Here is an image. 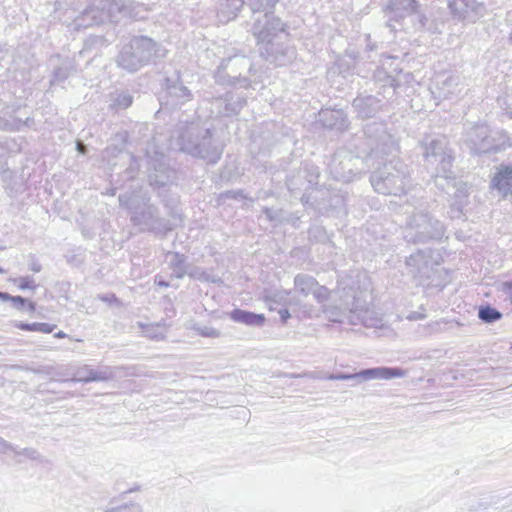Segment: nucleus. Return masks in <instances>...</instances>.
Segmentation results:
<instances>
[{"mask_svg":"<svg viewBox=\"0 0 512 512\" xmlns=\"http://www.w3.org/2000/svg\"><path fill=\"white\" fill-rule=\"evenodd\" d=\"M364 133L375 141V146L371 148L370 152L372 156L386 155L392 157L381 168L372 173L370 182L374 190L384 195L399 196L403 194L409 184V173L404 163L396 158L399 150L398 144L386 132L382 123L373 126L368 125Z\"/></svg>","mask_w":512,"mask_h":512,"instance_id":"obj_1","label":"nucleus"},{"mask_svg":"<svg viewBox=\"0 0 512 512\" xmlns=\"http://www.w3.org/2000/svg\"><path fill=\"white\" fill-rule=\"evenodd\" d=\"M278 0H244L252 13L251 33L260 45L259 51L267 61L283 66L295 57L294 48L274 43L278 33L284 31V24L274 15Z\"/></svg>","mask_w":512,"mask_h":512,"instance_id":"obj_2","label":"nucleus"},{"mask_svg":"<svg viewBox=\"0 0 512 512\" xmlns=\"http://www.w3.org/2000/svg\"><path fill=\"white\" fill-rule=\"evenodd\" d=\"M368 287L363 291H355L353 287L346 290V286L338 289L343 309L336 306H323L326 318L333 323L363 325L367 328H379L382 326V317L370 309L366 303Z\"/></svg>","mask_w":512,"mask_h":512,"instance_id":"obj_3","label":"nucleus"},{"mask_svg":"<svg viewBox=\"0 0 512 512\" xmlns=\"http://www.w3.org/2000/svg\"><path fill=\"white\" fill-rule=\"evenodd\" d=\"M148 9L134 0H92L88 7L74 20L76 29L88 28L106 21H118L121 17L135 20L146 18Z\"/></svg>","mask_w":512,"mask_h":512,"instance_id":"obj_4","label":"nucleus"},{"mask_svg":"<svg viewBox=\"0 0 512 512\" xmlns=\"http://www.w3.org/2000/svg\"><path fill=\"white\" fill-rule=\"evenodd\" d=\"M177 142L183 152L210 164L217 163L222 154V148L215 143L210 129L196 122L179 125Z\"/></svg>","mask_w":512,"mask_h":512,"instance_id":"obj_5","label":"nucleus"},{"mask_svg":"<svg viewBox=\"0 0 512 512\" xmlns=\"http://www.w3.org/2000/svg\"><path fill=\"white\" fill-rule=\"evenodd\" d=\"M149 198L139 193H125L119 196L120 206L129 210L134 225L145 230L165 235L173 229L169 220L159 217L155 206L149 205Z\"/></svg>","mask_w":512,"mask_h":512,"instance_id":"obj_6","label":"nucleus"},{"mask_svg":"<svg viewBox=\"0 0 512 512\" xmlns=\"http://www.w3.org/2000/svg\"><path fill=\"white\" fill-rule=\"evenodd\" d=\"M166 50L146 36L133 37L125 44L117 58V64L128 72H136L149 62L164 58Z\"/></svg>","mask_w":512,"mask_h":512,"instance_id":"obj_7","label":"nucleus"},{"mask_svg":"<svg viewBox=\"0 0 512 512\" xmlns=\"http://www.w3.org/2000/svg\"><path fill=\"white\" fill-rule=\"evenodd\" d=\"M428 167L435 170L436 177L452 178L453 153L445 136L427 137L421 143Z\"/></svg>","mask_w":512,"mask_h":512,"instance_id":"obj_8","label":"nucleus"},{"mask_svg":"<svg viewBox=\"0 0 512 512\" xmlns=\"http://www.w3.org/2000/svg\"><path fill=\"white\" fill-rule=\"evenodd\" d=\"M445 226L438 219L427 212L413 213L407 220L403 230V237L409 243H427L439 240L444 236Z\"/></svg>","mask_w":512,"mask_h":512,"instance_id":"obj_9","label":"nucleus"},{"mask_svg":"<svg viewBox=\"0 0 512 512\" xmlns=\"http://www.w3.org/2000/svg\"><path fill=\"white\" fill-rule=\"evenodd\" d=\"M438 254L430 248L418 250L406 259V266L409 273L418 279L419 284L429 285L434 281L439 261Z\"/></svg>","mask_w":512,"mask_h":512,"instance_id":"obj_10","label":"nucleus"},{"mask_svg":"<svg viewBox=\"0 0 512 512\" xmlns=\"http://www.w3.org/2000/svg\"><path fill=\"white\" fill-rule=\"evenodd\" d=\"M498 133L493 132L485 124H475L469 127L464 134V143L474 154L499 151L504 148V141L496 138Z\"/></svg>","mask_w":512,"mask_h":512,"instance_id":"obj_11","label":"nucleus"},{"mask_svg":"<svg viewBox=\"0 0 512 512\" xmlns=\"http://www.w3.org/2000/svg\"><path fill=\"white\" fill-rule=\"evenodd\" d=\"M405 376V371L399 367H373L363 369L356 373H338L330 374L329 380H351L352 386H356L365 381L371 380H390L393 378H401Z\"/></svg>","mask_w":512,"mask_h":512,"instance_id":"obj_12","label":"nucleus"},{"mask_svg":"<svg viewBox=\"0 0 512 512\" xmlns=\"http://www.w3.org/2000/svg\"><path fill=\"white\" fill-rule=\"evenodd\" d=\"M233 62L235 66H240V67H245V68H248L250 69L251 68V65L248 61V59L244 56H233V57H229L227 59H223L220 63V65L218 66L217 68V71H216V74H215V78H216V81L219 82V83H222V84H228V85H232V86H240V87H248L249 85V80L247 78H242L237 75H230V74H227L225 75V70L227 69L228 67V64Z\"/></svg>","mask_w":512,"mask_h":512,"instance_id":"obj_13","label":"nucleus"},{"mask_svg":"<svg viewBox=\"0 0 512 512\" xmlns=\"http://www.w3.org/2000/svg\"><path fill=\"white\" fill-rule=\"evenodd\" d=\"M449 8L459 19L470 22H475L485 13V6L478 0H453Z\"/></svg>","mask_w":512,"mask_h":512,"instance_id":"obj_14","label":"nucleus"},{"mask_svg":"<svg viewBox=\"0 0 512 512\" xmlns=\"http://www.w3.org/2000/svg\"><path fill=\"white\" fill-rule=\"evenodd\" d=\"M0 455L12 457L16 463H22L25 459L44 462L42 455L34 448H19L0 437Z\"/></svg>","mask_w":512,"mask_h":512,"instance_id":"obj_15","label":"nucleus"},{"mask_svg":"<svg viewBox=\"0 0 512 512\" xmlns=\"http://www.w3.org/2000/svg\"><path fill=\"white\" fill-rule=\"evenodd\" d=\"M434 85L436 87L438 97L443 99H448L454 95H458L463 89L460 77L453 74L437 75L434 79Z\"/></svg>","mask_w":512,"mask_h":512,"instance_id":"obj_16","label":"nucleus"},{"mask_svg":"<svg viewBox=\"0 0 512 512\" xmlns=\"http://www.w3.org/2000/svg\"><path fill=\"white\" fill-rule=\"evenodd\" d=\"M115 377L114 369L111 367H103L101 369L95 370L89 365H84L79 367L75 372L74 378L72 381L75 382H99V381H108Z\"/></svg>","mask_w":512,"mask_h":512,"instance_id":"obj_17","label":"nucleus"},{"mask_svg":"<svg viewBox=\"0 0 512 512\" xmlns=\"http://www.w3.org/2000/svg\"><path fill=\"white\" fill-rule=\"evenodd\" d=\"M353 108L358 117L372 118L382 109V101L375 96H358L353 100Z\"/></svg>","mask_w":512,"mask_h":512,"instance_id":"obj_18","label":"nucleus"},{"mask_svg":"<svg viewBox=\"0 0 512 512\" xmlns=\"http://www.w3.org/2000/svg\"><path fill=\"white\" fill-rule=\"evenodd\" d=\"M373 80L379 89H383V98L391 97L400 88V76L387 73L384 67L375 70Z\"/></svg>","mask_w":512,"mask_h":512,"instance_id":"obj_19","label":"nucleus"},{"mask_svg":"<svg viewBox=\"0 0 512 512\" xmlns=\"http://www.w3.org/2000/svg\"><path fill=\"white\" fill-rule=\"evenodd\" d=\"M416 0H390L387 6V15L389 21H399L416 11Z\"/></svg>","mask_w":512,"mask_h":512,"instance_id":"obj_20","label":"nucleus"},{"mask_svg":"<svg viewBox=\"0 0 512 512\" xmlns=\"http://www.w3.org/2000/svg\"><path fill=\"white\" fill-rule=\"evenodd\" d=\"M166 91L171 105H181L192 99L191 91L181 82L166 79Z\"/></svg>","mask_w":512,"mask_h":512,"instance_id":"obj_21","label":"nucleus"},{"mask_svg":"<svg viewBox=\"0 0 512 512\" xmlns=\"http://www.w3.org/2000/svg\"><path fill=\"white\" fill-rule=\"evenodd\" d=\"M319 121L329 129L344 130L348 126V119L343 110L325 109L319 112Z\"/></svg>","mask_w":512,"mask_h":512,"instance_id":"obj_22","label":"nucleus"},{"mask_svg":"<svg viewBox=\"0 0 512 512\" xmlns=\"http://www.w3.org/2000/svg\"><path fill=\"white\" fill-rule=\"evenodd\" d=\"M244 0H219L217 7V18L220 23H227L234 20L241 8Z\"/></svg>","mask_w":512,"mask_h":512,"instance_id":"obj_23","label":"nucleus"},{"mask_svg":"<svg viewBox=\"0 0 512 512\" xmlns=\"http://www.w3.org/2000/svg\"><path fill=\"white\" fill-rule=\"evenodd\" d=\"M491 186L504 196L512 194V165L501 166L494 175Z\"/></svg>","mask_w":512,"mask_h":512,"instance_id":"obj_24","label":"nucleus"},{"mask_svg":"<svg viewBox=\"0 0 512 512\" xmlns=\"http://www.w3.org/2000/svg\"><path fill=\"white\" fill-rule=\"evenodd\" d=\"M169 266L172 269V274L176 278H183L186 274L191 277H196L194 272H188L186 257L179 252H169L167 254Z\"/></svg>","mask_w":512,"mask_h":512,"instance_id":"obj_25","label":"nucleus"},{"mask_svg":"<svg viewBox=\"0 0 512 512\" xmlns=\"http://www.w3.org/2000/svg\"><path fill=\"white\" fill-rule=\"evenodd\" d=\"M230 317L235 322L257 327L262 326L265 321V317L263 314H256L241 309H234L231 312Z\"/></svg>","mask_w":512,"mask_h":512,"instance_id":"obj_26","label":"nucleus"},{"mask_svg":"<svg viewBox=\"0 0 512 512\" xmlns=\"http://www.w3.org/2000/svg\"><path fill=\"white\" fill-rule=\"evenodd\" d=\"M267 302L271 310L277 309L276 306L291 307L298 304V300L292 295L291 291H275L267 297Z\"/></svg>","mask_w":512,"mask_h":512,"instance_id":"obj_27","label":"nucleus"},{"mask_svg":"<svg viewBox=\"0 0 512 512\" xmlns=\"http://www.w3.org/2000/svg\"><path fill=\"white\" fill-rule=\"evenodd\" d=\"M316 279L310 275L298 274L294 278V287L297 292L303 296L312 294L313 288L316 286Z\"/></svg>","mask_w":512,"mask_h":512,"instance_id":"obj_28","label":"nucleus"},{"mask_svg":"<svg viewBox=\"0 0 512 512\" xmlns=\"http://www.w3.org/2000/svg\"><path fill=\"white\" fill-rule=\"evenodd\" d=\"M246 100L244 97H236L233 95H227L225 98V116L237 115L241 109L245 106Z\"/></svg>","mask_w":512,"mask_h":512,"instance_id":"obj_29","label":"nucleus"},{"mask_svg":"<svg viewBox=\"0 0 512 512\" xmlns=\"http://www.w3.org/2000/svg\"><path fill=\"white\" fill-rule=\"evenodd\" d=\"M16 328H19L21 330L25 331H34V332H41L44 334H49L54 331L56 328V325L45 323V322H35V323H24V322H17L15 324Z\"/></svg>","mask_w":512,"mask_h":512,"instance_id":"obj_30","label":"nucleus"},{"mask_svg":"<svg viewBox=\"0 0 512 512\" xmlns=\"http://www.w3.org/2000/svg\"><path fill=\"white\" fill-rule=\"evenodd\" d=\"M478 317L484 323H494L502 318V313L490 305L480 306Z\"/></svg>","mask_w":512,"mask_h":512,"instance_id":"obj_31","label":"nucleus"},{"mask_svg":"<svg viewBox=\"0 0 512 512\" xmlns=\"http://www.w3.org/2000/svg\"><path fill=\"white\" fill-rule=\"evenodd\" d=\"M143 334L151 339L160 340L165 337V325L157 324H140Z\"/></svg>","mask_w":512,"mask_h":512,"instance_id":"obj_32","label":"nucleus"},{"mask_svg":"<svg viewBox=\"0 0 512 512\" xmlns=\"http://www.w3.org/2000/svg\"><path fill=\"white\" fill-rule=\"evenodd\" d=\"M133 102V97L128 92L117 93L112 97L110 106L115 109H126Z\"/></svg>","mask_w":512,"mask_h":512,"instance_id":"obj_33","label":"nucleus"},{"mask_svg":"<svg viewBox=\"0 0 512 512\" xmlns=\"http://www.w3.org/2000/svg\"><path fill=\"white\" fill-rule=\"evenodd\" d=\"M11 301L12 306L18 310H22L26 305L28 306V310L33 312L36 309V305L33 302H28L27 299L22 296H12L9 299Z\"/></svg>","mask_w":512,"mask_h":512,"instance_id":"obj_34","label":"nucleus"},{"mask_svg":"<svg viewBox=\"0 0 512 512\" xmlns=\"http://www.w3.org/2000/svg\"><path fill=\"white\" fill-rule=\"evenodd\" d=\"M330 291L327 287L319 285L316 283L315 288H313L312 295L316 299V301L320 304L324 303L329 298Z\"/></svg>","mask_w":512,"mask_h":512,"instance_id":"obj_35","label":"nucleus"},{"mask_svg":"<svg viewBox=\"0 0 512 512\" xmlns=\"http://www.w3.org/2000/svg\"><path fill=\"white\" fill-rule=\"evenodd\" d=\"M151 183L157 187H164L168 183L173 181L174 178V172L173 171H167V174L165 176H158L157 174L155 177H150Z\"/></svg>","mask_w":512,"mask_h":512,"instance_id":"obj_36","label":"nucleus"},{"mask_svg":"<svg viewBox=\"0 0 512 512\" xmlns=\"http://www.w3.org/2000/svg\"><path fill=\"white\" fill-rule=\"evenodd\" d=\"M194 330L202 337L218 338L220 336V332L213 327H195Z\"/></svg>","mask_w":512,"mask_h":512,"instance_id":"obj_37","label":"nucleus"},{"mask_svg":"<svg viewBox=\"0 0 512 512\" xmlns=\"http://www.w3.org/2000/svg\"><path fill=\"white\" fill-rule=\"evenodd\" d=\"M498 104L500 108L503 110L505 115H507L510 119H512V97L507 96L498 99Z\"/></svg>","mask_w":512,"mask_h":512,"instance_id":"obj_38","label":"nucleus"},{"mask_svg":"<svg viewBox=\"0 0 512 512\" xmlns=\"http://www.w3.org/2000/svg\"><path fill=\"white\" fill-rule=\"evenodd\" d=\"M105 512H142L141 507L137 504L123 505L107 509Z\"/></svg>","mask_w":512,"mask_h":512,"instance_id":"obj_39","label":"nucleus"},{"mask_svg":"<svg viewBox=\"0 0 512 512\" xmlns=\"http://www.w3.org/2000/svg\"><path fill=\"white\" fill-rule=\"evenodd\" d=\"M18 283V287L24 289H35L34 279L31 276L20 277L15 280Z\"/></svg>","mask_w":512,"mask_h":512,"instance_id":"obj_40","label":"nucleus"},{"mask_svg":"<svg viewBox=\"0 0 512 512\" xmlns=\"http://www.w3.org/2000/svg\"><path fill=\"white\" fill-rule=\"evenodd\" d=\"M69 76V71L66 68H57L54 71L52 82H61L67 79Z\"/></svg>","mask_w":512,"mask_h":512,"instance_id":"obj_41","label":"nucleus"},{"mask_svg":"<svg viewBox=\"0 0 512 512\" xmlns=\"http://www.w3.org/2000/svg\"><path fill=\"white\" fill-rule=\"evenodd\" d=\"M224 198H232V199H245L243 190H230L222 193L221 195Z\"/></svg>","mask_w":512,"mask_h":512,"instance_id":"obj_42","label":"nucleus"},{"mask_svg":"<svg viewBox=\"0 0 512 512\" xmlns=\"http://www.w3.org/2000/svg\"><path fill=\"white\" fill-rule=\"evenodd\" d=\"M463 213V206L459 203L452 204L449 211L451 218H459Z\"/></svg>","mask_w":512,"mask_h":512,"instance_id":"obj_43","label":"nucleus"},{"mask_svg":"<svg viewBox=\"0 0 512 512\" xmlns=\"http://www.w3.org/2000/svg\"><path fill=\"white\" fill-rule=\"evenodd\" d=\"M98 299H100L101 301L108 303V304H113V303L118 304L119 303L118 298L113 293L100 294V295H98Z\"/></svg>","mask_w":512,"mask_h":512,"instance_id":"obj_44","label":"nucleus"},{"mask_svg":"<svg viewBox=\"0 0 512 512\" xmlns=\"http://www.w3.org/2000/svg\"><path fill=\"white\" fill-rule=\"evenodd\" d=\"M396 76H400V85L402 84V82H405L408 84L414 80L413 75L409 72L402 74L401 71H399Z\"/></svg>","mask_w":512,"mask_h":512,"instance_id":"obj_45","label":"nucleus"},{"mask_svg":"<svg viewBox=\"0 0 512 512\" xmlns=\"http://www.w3.org/2000/svg\"><path fill=\"white\" fill-rule=\"evenodd\" d=\"M504 292L506 293L510 303L512 304V280L504 283Z\"/></svg>","mask_w":512,"mask_h":512,"instance_id":"obj_46","label":"nucleus"},{"mask_svg":"<svg viewBox=\"0 0 512 512\" xmlns=\"http://www.w3.org/2000/svg\"><path fill=\"white\" fill-rule=\"evenodd\" d=\"M279 315H280L281 321L283 323H286L287 320L290 318V313L288 311V307H283V308L279 309Z\"/></svg>","mask_w":512,"mask_h":512,"instance_id":"obj_47","label":"nucleus"},{"mask_svg":"<svg viewBox=\"0 0 512 512\" xmlns=\"http://www.w3.org/2000/svg\"><path fill=\"white\" fill-rule=\"evenodd\" d=\"M41 269L42 265L36 259H33L30 263V270L35 273H38L41 271Z\"/></svg>","mask_w":512,"mask_h":512,"instance_id":"obj_48","label":"nucleus"},{"mask_svg":"<svg viewBox=\"0 0 512 512\" xmlns=\"http://www.w3.org/2000/svg\"><path fill=\"white\" fill-rule=\"evenodd\" d=\"M409 320H419L424 318V315L418 312H412L407 317Z\"/></svg>","mask_w":512,"mask_h":512,"instance_id":"obj_49","label":"nucleus"},{"mask_svg":"<svg viewBox=\"0 0 512 512\" xmlns=\"http://www.w3.org/2000/svg\"><path fill=\"white\" fill-rule=\"evenodd\" d=\"M10 298H11V295L9 293L0 291V300L9 301Z\"/></svg>","mask_w":512,"mask_h":512,"instance_id":"obj_50","label":"nucleus"},{"mask_svg":"<svg viewBox=\"0 0 512 512\" xmlns=\"http://www.w3.org/2000/svg\"><path fill=\"white\" fill-rule=\"evenodd\" d=\"M77 150L84 154L86 152V146L82 142H77Z\"/></svg>","mask_w":512,"mask_h":512,"instance_id":"obj_51","label":"nucleus"},{"mask_svg":"<svg viewBox=\"0 0 512 512\" xmlns=\"http://www.w3.org/2000/svg\"><path fill=\"white\" fill-rule=\"evenodd\" d=\"M155 282L160 287H168L169 286V283L166 282L165 280H162V279H157L156 278Z\"/></svg>","mask_w":512,"mask_h":512,"instance_id":"obj_52","label":"nucleus"},{"mask_svg":"<svg viewBox=\"0 0 512 512\" xmlns=\"http://www.w3.org/2000/svg\"><path fill=\"white\" fill-rule=\"evenodd\" d=\"M54 337L55 338H65V337H67V334L65 332H63V331H59V332L54 334Z\"/></svg>","mask_w":512,"mask_h":512,"instance_id":"obj_53","label":"nucleus"},{"mask_svg":"<svg viewBox=\"0 0 512 512\" xmlns=\"http://www.w3.org/2000/svg\"><path fill=\"white\" fill-rule=\"evenodd\" d=\"M265 214L272 219V215H270L271 210L268 208H265L264 210Z\"/></svg>","mask_w":512,"mask_h":512,"instance_id":"obj_54","label":"nucleus"},{"mask_svg":"<svg viewBox=\"0 0 512 512\" xmlns=\"http://www.w3.org/2000/svg\"><path fill=\"white\" fill-rule=\"evenodd\" d=\"M509 40L512 43V30H511V33H510V36H509Z\"/></svg>","mask_w":512,"mask_h":512,"instance_id":"obj_55","label":"nucleus"},{"mask_svg":"<svg viewBox=\"0 0 512 512\" xmlns=\"http://www.w3.org/2000/svg\"><path fill=\"white\" fill-rule=\"evenodd\" d=\"M5 271L2 267H0V274H3Z\"/></svg>","mask_w":512,"mask_h":512,"instance_id":"obj_56","label":"nucleus"},{"mask_svg":"<svg viewBox=\"0 0 512 512\" xmlns=\"http://www.w3.org/2000/svg\"><path fill=\"white\" fill-rule=\"evenodd\" d=\"M385 59H386V61H388V60H391L392 57L387 56Z\"/></svg>","mask_w":512,"mask_h":512,"instance_id":"obj_57","label":"nucleus"},{"mask_svg":"<svg viewBox=\"0 0 512 512\" xmlns=\"http://www.w3.org/2000/svg\"><path fill=\"white\" fill-rule=\"evenodd\" d=\"M109 194L114 195V190L109 191Z\"/></svg>","mask_w":512,"mask_h":512,"instance_id":"obj_58","label":"nucleus"},{"mask_svg":"<svg viewBox=\"0 0 512 512\" xmlns=\"http://www.w3.org/2000/svg\"><path fill=\"white\" fill-rule=\"evenodd\" d=\"M109 194L114 195V190L109 191Z\"/></svg>","mask_w":512,"mask_h":512,"instance_id":"obj_59","label":"nucleus"}]
</instances>
